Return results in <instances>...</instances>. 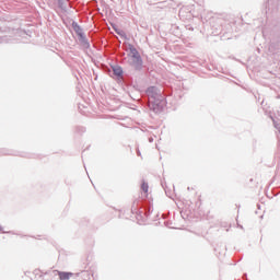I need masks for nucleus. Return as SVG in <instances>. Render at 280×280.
<instances>
[{
    "label": "nucleus",
    "instance_id": "nucleus-1",
    "mask_svg": "<svg viewBox=\"0 0 280 280\" xmlns=\"http://www.w3.org/2000/svg\"><path fill=\"white\" fill-rule=\"evenodd\" d=\"M127 62H129V65L133 67V69H141V67H143V60L141 59V55H139V51L132 45H129Z\"/></svg>",
    "mask_w": 280,
    "mask_h": 280
},
{
    "label": "nucleus",
    "instance_id": "nucleus-2",
    "mask_svg": "<svg viewBox=\"0 0 280 280\" xmlns=\"http://www.w3.org/2000/svg\"><path fill=\"white\" fill-rule=\"evenodd\" d=\"M149 107L151 108V110L159 113V110H161V101H155L154 96H151L149 98Z\"/></svg>",
    "mask_w": 280,
    "mask_h": 280
},
{
    "label": "nucleus",
    "instance_id": "nucleus-3",
    "mask_svg": "<svg viewBox=\"0 0 280 280\" xmlns=\"http://www.w3.org/2000/svg\"><path fill=\"white\" fill-rule=\"evenodd\" d=\"M71 277H73L72 272H62V271L59 272L60 280H69L71 279Z\"/></svg>",
    "mask_w": 280,
    "mask_h": 280
},
{
    "label": "nucleus",
    "instance_id": "nucleus-4",
    "mask_svg": "<svg viewBox=\"0 0 280 280\" xmlns=\"http://www.w3.org/2000/svg\"><path fill=\"white\" fill-rule=\"evenodd\" d=\"M114 75H117V78L121 77V73H124V70H121V67L115 66L113 67Z\"/></svg>",
    "mask_w": 280,
    "mask_h": 280
},
{
    "label": "nucleus",
    "instance_id": "nucleus-5",
    "mask_svg": "<svg viewBox=\"0 0 280 280\" xmlns=\"http://www.w3.org/2000/svg\"><path fill=\"white\" fill-rule=\"evenodd\" d=\"M141 189L142 191H144V194H148V189H149L148 183H142Z\"/></svg>",
    "mask_w": 280,
    "mask_h": 280
},
{
    "label": "nucleus",
    "instance_id": "nucleus-6",
    "mask_svg": "<svg viewBox=\"0 0 280 280\" xmlns=\"http://www.w3.org/2000/svg\"><path fill=\"white\" fill-rule=\"evenodd\" d=\"M119 36H126V33L119 28H114Z\"/></svg>",
    "mask_w": 280,
    "mask_h": 280
}]
</instances>
